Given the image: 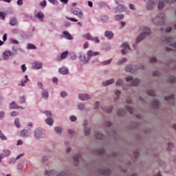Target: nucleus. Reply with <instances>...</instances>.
<instances>
[{"mask_svg": "<svg viewBox=\"0 0 176 176\" xmlns=\"http://www.w3.org/2000/svg\"><path fill=\"white\" fill-rule=\"evenodd\" d=\"M54 131H55V133H56V134H61L63 129H61V127L56 126L54 128Z\"/></svg>", "mask_w": 176, "mask_h": 176, "instance_id": "nucleus-30", "label": "nucleus"}, {"mask_svg": "<svg viewBox=\"0 0 176 176\" xmlns=\"http://www.w3.org/2000/svg\"><path fill=\"white\" fill-rule=\"evenodd\" d=\"M11 43H13L14 45H19V41L17 40L12 39L11 40Z\"/></svg>", "mask_w": 176, "mask_h": 176, "instance_id": "nucleus-52", "label": "nucleus"}, {"mask_svg": "<svg viewBox=\"0 0 176 176\" xmlns=\"http://www.w3.org/2000/svg\"><path fill=\"white\" fill-rule=\"evenodd\" d=\"M80 157V154L74 155L73 159H74V161L76 162V164H78V162H79V158Z\"/></svg>", "mask_w": 176, "mask_h": 176, "instance_id": "nucleus-29", "label": "nucleus"}, {"mask_svg": "<svg viewBox=\"0 0 176 176\" xmlns=\"http://www.w3.org/2000/svg\"><path fill=\"white\" fill-rule=\"evenodd\" d=\"M125 71H126V72H131V74H135V72H137V69H134V66L128 65L125 67Z\"/></svg>", "mask_w": 176, "mask_h": 176, "instance_id": "nucleus-10", "label": "nucleus"}, {"mask_svg": "<svg viewBox=\"0 0 176 176\" xmlns=\"http://www.w3.org/2000/svg\"><path fill=\"white\" fill-rule=\"evenodd\" d=\"M20 102L21 104H24V102H25V98L24 96L20 98Z\"/></svg>", "mask_w": 176, "mask_h": 176, "instance_id": "nucleus-50", "label": "nucleus"}, {"mask_svg": "<svg viewBox=\"0 0 176 176\" xmlns=\"http://www.w3.org/2000/svg\"><path fill=\"white\" fill-rule=\"evenodd\" d=\"M60 74H62V75H67L68 74V69L65 67H62L59 69Z\"/></svg>", "mask_w": 176, "mask_h": 176, "instance_id": "nucleus-17", "label": "nucleus"}, {"mask_svg": "<svg viewBox=\"0 0 176 176\" xmlns=\"http://www.w3.org/2000/svg\"><path fill=\"white\" fill-rule=\"evenodd\" d=\"M42 96L44 100H47V98H49V91L46 89L43 90Z\"/></svg>", "mask_w": 176, "mask_h": 176, "instance_id": "nucleus-19", "label": "nucleus"}, {"mask_svg": "<svg viewBox=\"0 0 176 176\" xmlns=\"http://www.w3.org/2000/svg\"><path fill=\"white\" fill-rule=\"evenodd\" d=\"M104 112H107V113H111L112 112V107H109L108 109H103Z\"/></svg>", "mask_w": 176, "mask_h": 176, "instance_id": "nucleus-51", "label": "nucleus"}, {"mask_svg": "<svg viewBox=\"0 0 176 176\" xmlns=\"http://www.w3.org/2000/svg\"><path fill=\"white\" fill-rule=\"evenodd\" d=\"M147 94H148V96H155V91L148 89L147 90Z\"/></svg>", "mask_w": 176, "mask_h": 176, "instance_id": "nucleus-44", "label": "nucleus"}, {"mask_svg": "<svg viewBox=\"0 0 176 176\" xmlns=\"http://www.w3.org/2000/svg\"><path fill=\"white\" fill-rule=\"evenodd\" d=\"M63 36L66 39H69V40L73 39L72 35H71V34H69V32H68L67 31L63 32Z\"/></svg>", "mask_w": 176, "mask_h": 176, "instance_id": "nucleus-16", "label": "nucleus"}, {"mask_svg": "<svg viewBox=\"0 0 176 176\" xmlns=\"http://www.w3.org/2000/svg\"><path fill=\"white\" fill-rule=\"evenodd\" d=\"M0 138L1 140H6L5 135H3V133H2V131L1 130H0Z\"/></svg>", "mask_w": 176, "mask_h": 176, "instance_id": "nucleus-46", "label": "nucleus"}, {"mask_svg": "<svg viewBox=\"0 0 176 176\" xmlns=\"http://www.w3.org/2000/svg\"><path fill=\"white\" fill-rule=\"evenodd\" d=\"M126 111H124V109H120L117 111V114L118 115V116H123V115H124Z\"/></svg>", "mask_w": 176, "mask_h": 176, "instance_id": "nucleus-28", "label": "nucleus"}, {"mask_svg": "<svg viewBox=\"0 0 176 176\" xmlns=\"http://www.w3.org/2000/svg\"><path fill=\"white\" fill-rule=\"evenodd\" d=\"M95 137L96 138H97V140H102L103 138H104V135H102V133L100 132H96L95 134Z\"/></svg>", "mask_w": 176, "mask_h": 176, "instance_id": "nucleus-25", "label": "nucleus"}, {"mask_svg": "<svg viewBox=\"0 0 176 176\" xmlns=\"http://www.w3.org/2000/svg\"><path fill=\"white\" fill-rule=\"evenodd\" d=\"M156 1L157 0H149L147 3H146V9L147 10H152V9H153V6H155V3H156Z\"/></svg>", "mask_w": 176, "mask_h": 176, "instance_id": "nucleus-8", "label": "nucleus"}, {"mask_svg": "<svg viewBox=\"0 0 176 176\" xmlns=\"http://www.w3.org/2000/svg\"><path fill=\"white\" fill-rule=\"evenodd\" d=\"M156 61V58L152 57L150 58V63H155Z\"/></svg>", "mask_w": 176, "mask_h": 176, "instance_id": "nucleus-63", "label": "nucleus"}, {"mask_svg": "<svg viewBox=\"0 0 176 176\" xmlns=\"http://www.w3.org/2000/svg\"><path fill=\"white\" fill-rule=\"evenodd\" d=\"M104 35L108 38V39H112V38H113V33L110 31H106L104 32Z\"/></svg>", "mask_w": 176, "mask_h": 176, "instance_id": "nucleus-20", "label": "nucleus"}, {"mask_svg": "<svg viewBox=\"0 0 176 176\" xmlns=\"http://www.w3.org/2000/svg\"><path fill=\"white\" fill-rule=\"evenodd\" d=\"M171 32V27H168L165 29V32Z\"/></svg>", "mask_w": 176, "mask_h": 176, "instance_id": "nucleus-61", "label": "nucleus"}, {"mask_svg": "<svg viewBox=\"0 0 176 176\" xmlns=\"http://www.w3.org/2000/svg\"><path fill=\"white\" fill-rule=\"evenodd\" d=\"M129 8L131 9V10H135V6L133 4H130Z\"/></svg>", "mask_w": 176, "mask_h": 176, "instance_id": "nucleus-60", "label": "nucleus"}, {"mask_svg": "<svg viewBox=\"0 0 176 176\" xmlns=\"http://www.w3.org/2000/svg\"><path fill=\"white\" fill-rule=\"evenodd\" d=\"M28 49H36V47L34 44H28Z\"/></svg>", "mask_w": 176, "mask_h": 176, "instance_id": "nucleus-45", "label": "nucleus"}, {"mask_svg": "<svg viewBox=\"0 0 176 176\" xmlns=\"http://www.w3.org/2000/svg\"><path fill=\"white\" fill-rule=\"evenodd\" d=\"M163 41H164V42H167V43L173 42V38H171V37H164Z\"/></svg>", "mask_w": 176, "mask_h": 176, "instance_id": "nucleus-35", "label": "nucleus"}, {"mask_svg": "<svg viewBox=\"0 0 176 176\" xmlns=\"http://www.w3.org/2000/svg\"><path fill=\"white\" fill-rule=\"evenodd\" d=\"M116 86H121V85H123V80H122V79H118V80L116 82Z\"/></svg>", "mask_w": 176, "mask_h": 176, "instance_id": "nucleus-37", "label": "nucleus"}, {"mask_svg": "<svg viewBox=\"0 0 176 176\" xmlns=\"http://www.w3.org/2000/svg\"><path fill=\"white\" fill-rule=\"evenodd\" d=\"M78 98L82 101H86V100H89L90 98V96L86 94H80L78 95Z\"/></svg>", "mask_w": 176, "mask_h": 176, "instance_id": "nucleus-11", "label": "nucleus"}, {"mask_svg": "<svg viewBox=\"0 0 176 176\" xmlns=\"http://www.w3.org/2000/svg\"><path fill=\"white\" fill-rule=\"evenodd\" d=\"M166 101H171V100H174V96L170 95V96L165 97Z\"/></svg>", "mask_w": 176, "mask_h": 176, "instance_id": "nucleus-38", "label": "nucleus"}, {"mask_svg": "<svg viewBox=\"0 0 176 176\" xmlns=\"http://www.w3.org/2000/svg\"><path fill=\"white\" fill-rule=\"evenodd\" d=\"M166 3H173V0H160L157 5L159 10H162V9L164 8V5H166Z\"/></svg>", "mask_w": 176, "mask_h": 176, "instance_id": "nucleus-5", "label": "nucleus"}, {"mask_svg": "<svg viewBox=\"0 0 176 176\" xmlns=\"http://www.w3.org/2000/svg\"><path fill=\"white\" fill-rule=\"evenodd\" d=\"M113 82H115V80L113 78L110 79V80H107L105 82H103V86H108L109 85H112V83H113Z\"/></svg>", "mask_w": 176, "mask_h": 176, "instance_id": "nucleus-26", "label": "nucleus"}, {"mask_svg": "<svg viewBox=\"0 0 176 176\" xmlns=\"http://www.w3.org/2000/svg\"><path fill=\"white\" fill-rule=\"evenodd\" d=\"M5 118V113L3 111H0V119Z\"/></svg>", "mask_w": 176, "mask_h": 176, "instance_id": "nucleus-58", "label": "nucleus"}, {"mask_svg": "<svg viewBox=\"0 0 176 176\" xmlns=\"http://www.w3.org/2000/svg\"><path fill=\"white\" fill-rule=\"evenodd\" d=\"M17 5H19V6L23 5V0H18Z\"/></svg>", "mask_w": 176, "mask_h": 176, "instance_id": "nucleus-64", "label": "nucleus"}, {"mask_svg": "<svg viewBox=\"0 0 176 176\" xmlns=\"http://www.w3.org/2000/svg\"><path fill=\"white\" fill-rule=\"evenodd\" d=\"M45 122L47 124L52 126V124H53V119L52 118H48L47 120H45Z\"/></svg>", "mask_w": 176, "mask_h": 176, "instance_id": "nucleus-31", "label": "nucleus"}, {"mask_svg": "<svg viewBox=\"0 0 176 176\" xmlns=\"http://www.w3.org/2000/svg\"><path fill=\"white\" fill-rule=\"evenodd\" d=\"M6 17V14L5 12H0V18L2 20H5Z\"/></svg>", "mask_w": 176, "mask_h": 176, "instance_id": "nucleus-43", "label": "nucleus"}, {"mask_svg": "<svg viewBox=\"0 0 176 176\" xmlns=\"http://www.w3.org/2000/svg\"><path fill=\"white\" fill-rule=\"evenodd\" d=\"M14 124L16 127H20V119L16 118L14 121Z\"/></svg>", "mask_w": 176, "mask_h": 176, "instance_id": "nucleus-40", "label": "nucleus"}, {"mask_svg": "<svg viewBox=\"0 0 176 176\" xmlns=\"http://www.w3.org/2000/svg\"><path fill=\"white\" fill-rule=\"evenodd\" d=\"M10 155V150H8V149H4L3 150V156L5 157L9 156Z\"/></svg>", "mask_w": 176, "mask_h": 176, "instance_id": "nucleus-34", "label": "nucleus"}, {"mask_svg": "<svg viewBox=\"0 0 176 176\" xmlns=\"http://www.w3.org/2000/svg\"><path fill=\"white\" fill-rule=\"evenodd\" d=\"M100 174H101L102 175H109V174H111V170H109V169H106V170H100Z\"/></svg>", "mask_w": 176, "mask_h": 176, "instance_id": "nucleus-21", "label": "nucleus"}, {"mask_svg": "<svg viewBox=\"0 0 176 176\" xmlns=\"http://www.w3.org/2000/svg\"><path fill=\"white\" fill-rule=\"evenodd\" d=\"M35 17H37L40 21H43V19H45V14L40 11L36 14H35Z\"/></svg>", "mask_w": 176, "mask_h": 176, "instance_id": "nucleus-14", "label": "nucleus"}, {"mask_svg": "<svg viewBox=\"0 0 176 176\" xmlns=\"http://www.w3.org/2000/svg\"><path fill=\"white\" fill-rule=\"evenodd\" d=\"M21 69H22L23 72H24L25 71H27V67H25V65H21Z\"/></svg>", "mask_w": 176, "mask_h": 176, "instance_id": "nucleus-56", "label": "nucleus"}, {"mask_svg": "<svg viewBox=\"0 0 176 176\" xmlns=\"http://www.w3.org/2000/svg\"><path fill=\"white\" fill-rule=\"evenodd\" d=\"M28 135H30V131L25 129H23V131H21V137H28Z\"/></svg>", "mask_w": 176, "mask_h": 176, "instance_id": "nucleus-23", "label": "nucleus"}, {"mask_svg": "<svg viewBox=\"0 0 176 176\" xmlns=\"http://www.w3.org/2000/svg\"><path fill=\"white\" fill-rule=\"evenodd\" d=\"M85 37L87 38V39H89V41H92L93 39V37L91 36V35H90V34H87L85 36Z\"/></svg>", "mask_w": 176, "mask_h": 176, "instance_id": "nucleus-49", "label": "nucleus"}, {"mask_svg": "<svg viewBox=\"0 0 176 176\" xmlns=\"http://www.w3.org/2000/svg\"><path fill=\"white\" fill-rule=\"evenodd\" d=\"M60 97H67V92L65 91L60 92Z\"/></svg>", "mask_w": 176, "mask_h": 176, "instance_id": "nucleus-53", "label": "nucleus"}, {"mask_svg": "<svg viewBox=\"0 0 176 176\" xmlns=\"http://www.w3.org/2000/svg\"><path fill=\"white\" fill-rule=\"evenodd\" d=\"M67 20H69L70 21H73L74 23H78V20L75 18H71L69 16H66Z\"/></svg>", "mask_w": 176, "mask_h": 176, "instance_id": "nucleus-39", "label": "nucleus"}, {"mask_svg": "<svg viewBox=\"0 0 176 176\" xmlns=\"http://www.w3.org/2000/svg\"><path fill=\"white\" fill-rule=\"evenodd\" d=\"M17 115H19V113H17L16 111H12L11 113V116H17Z\"/></svg>", "mask_w": 176, "mask_h": 176, "instance_id": "nucleus-62", "label": "nucleus"}, {"mask_svg": "<svg viewBox=\"0 0 176 176\" xmlns=\"http://www.w3.org/2000/svg\"><path fill=\"white\" fill-rule=\"evenodd\" d=\"M70 120H71V122H75V120H76V118L75 117V116H71Z\"/></svg>", "mask_w": 176, "mask_h": 176, "instance_id": "nucleus-57", "label": "nucleus"}, {"mask_svg": "<svg viewBox=\"0 0 176 176\" xmlns=\"http://www.w3.org/2000/svg\"><path fill=\"white\" fill-rule=\"evenodd\" d=\"M65 27H69L71 25V23L66 21L64 23Z\"/></svg>", "mask_w": 176, "mask_h": 176, "instance_id": "nucleus-59", "label": "nucleus"}, {"mask_svg": "<svg viewBox=\"0 0 176 176\" xmlns=\"http://www.w3.org/2000/svg\"><path fill=\"white\" fill-rule=\"evenodd\" d=\"M126 109L129 112V113H133L134 112V109H133L130 106H126Z\"/></svg>", "mask_w": 176, "mask_h": 176, "instance_id": "nucleus-36", "label": "nucleus"}, {"mask_svg": "<svg viewBox=\"0 0 176 176\" xmlns=\"http://www.w3.org/2000/svg\"><path fill=\"white\" fill-rule=\"evenodd\" d=\"M45 175H48V176H68V172L63 171L57 175V172H56L54 170H47L45 172Z\"/></svg>", "mask_w": 176, "mask_h": 176, "instance_id": "nucleus-3", "label": "nucleus"}, {"mask_svg": "<svg viewBox=\"0 0 176 176\" xmlns=\"http://www.w3.org/2000/svg\"><path fill=\"white\" fill-rule=\"evenodd\" d=\"M126 82H131V86H138L140 84V80L137 78L133 79L132 76L126 77Z\"/></svg>", "mask_w": 176, "mask_h": 176, "instance_id": "nucleus-4", "label": "nucleus"}, {"mask_svg": "<svg viewBox=\"0 0 176 176\" xmlns=\"http://www.w3.org/2000/svg\"><path fill=\"white\" fill-rule=\"evenodd\" d=\"M84 133L85 135H89V134H90V128H85Z\"/></svg>", "mask_w": 176, "mask_h": 176, "instance_id": "nucleus-41", "label": "nucleus"}, {"mask_svg": "<svg viewBox=\"0 0 176 176\" xmlns=\"http://www.w3.org/2000/svg\"><path fill=\"white\" fill-rule=\"evenodd\" d=\"M43 135V133H42V129H37L34 131V137L37 139L39 140V138H42Z\"/></svg>", "mask_w": 176, "mask_h": 176, "instance_id": "nucleus-9", "label": "nucleus"}, {"mask_svg": "<svg viewBox=\"0 0 176 176\" xmlns=\"http://www.w3.org/2000/svg\"><path fill=\"white\" fill-rule=\"evenodd\" d=\"M78 109H80L81 111L82 109H85V104L82 103L78 104Z\"/></svg>", "mask_w": 176, "mask_h": 176, "instance_id": "nucleus-48", "label": "nucleus"}, {"mask_svg": "<svg viewBox=\"0 0 176 176\" xmlns=\"http://www.w3.org/2000/svg\"><path fill=\"white\" fill-rule=\"evenodd\" d=\"M42 67H43V65L40 62H34L32 63V68L34 69H41Z\"/></svg>", "mask_w": 176, "mask_h": 176, "instance_id": "nucleus-12", "label": "nucleus"}, {"mask_svg": "<svg viewBox=\"0 0 176 176\" xmlns=\"http://www.w3.org/2000/svg\"><path fill=\"white\" fill-rule=\"evenodd\" d=\"M10 109H17V104H16V103L14 102H12L10 104Z\"/></svg>", "mask_w": 176, "mask_h": 176, "instance_id": "nucleus-33", "label": "nucleus"}, {"mask_svg": "<svg viewBox=\"0 0 176 176\" xmlns=\"http://www.w3.org/2000/svg\"><path fill=\"white\" fill-rule=\"evenodd\" d=\"M30 80V79H28V76L25 75V80L24 81H21V83L19 84V86H25V83H27V82H28Z\"/></svg>", "mask_w": 176, "mask_h": 176, "instance_id": "nucleus-27", "label": "nucleus"}, {"mask_svg": "<svg viewBox=\"0 0 176 176\" xmlns=\"http://www.w3.org/2000/svg\"><path fill=\"white\" fill-rule=\"evenodd\" d=\"M151 34V30L148 28L144 27L143 29V32H142L136 38V43L141 42L144 38L146 36V35H149Z\"/></svg>", "mask_w": 176, "mask_h": 176, "instance_id": "nucleus-2", "label": "nucleus"}, {"mask_svg": "<svg viewBox=\"0 0 176 176\" xmlns=\"http://www.w3.org/2000/svg\"><path fill=\"white\" fill-rule=\"evenodd\" d=\"M10 25H17V19L15 17H12L10 20Z\"/></svg>", "mask_w": 176, "mask_h": 176, "instance_id": "nucleus-22", "label": "nucleus"}, {"mask_svg": "<svg viewBox=\"0 0 176 176\" xmlns=\"http://www.w3.org/2000/svg\"><path fill=\"white\" fill-rule=\"evenodd\" d=\"M124 15L123 14H118L116 16V20H117L118 21H119V20H122V19H123Z\"/></svg>", "mask_w": 176, "mask_h": 176, "instance_id": "nucleus-42", "label": "nucleus"}, {"mask_svg": "<svg viewBox=\"0 0 176 176\" xmlns=\"http://www.w3.org/2000/svg\"><path fill=\"white\" fill-rule=\"evenodd\" d=\"M87 54V57L85 54H80L79 57L80 61H82V63H89V60H90V58L92 57V56H98L100 53L89 50Z\"/></svg>", "mask_w": 176, "mask_h": 176, "instance_id": "nucleus-1", "label": "nucleus"}, {"mask_svg": "<svg viewBox=\"0 0 176 176\" xmlns=\"http://www.w3.org/2000/svg\"><path fill=\"white\" fill-rule=\"evenodd\" d=\"M12 53L10 51H5L3 54V57L4 60H9V57H11L12 56Z\"/></svg>", "mask_w": 176, "mask_h": 176, "instance_id": "nucleus-13", "label": "nucleus"}, {"mask_svg": "<svg viewBox=\"0 0 176 176\" xmlns=\"http://www.w3.org/2000/svg\"><path fill=\"white\" fill-rule=\"evenodd\" d=\"M121 47H122L121 50L122 54H126L129 52V50H130V46H129L127 43H123Z\"/></svg>", "mask_w": 176, "mask_h": 176, "instance_id": "nucleus-6", "label": "nucleus"}, {"mask_svg": "<svg viewBox=\"0 0 176 176\" xmlns=\"http://www.w3.org/2000/svg\"><path fill=\"white\" fill-rule=\"evenodd\" d=\"M153 108H159V101L157 100H155L153 101Z\"/></svg>", "mask_w": 176, "mask_h": 176, "instance_id": "nucleus-32", "label": "nucleus"}, {"mask_svg": "<svg viewBox=\"0 0 176 176\" xmlns=\"http://www.w3.org/2000/svg\"><path fill=\"white\" fill-rule=\"evenodd\" d=\"M71 13L75 14V16H78L80 19H83V12L82 10H75L74 8H71Z\"/></svg>", "mask_w": 176, "mask_h": 176, "instance_id": "nucleus-7", "label": "nucleus"}, {"mask_svg": "<svg viewBox=\"0 0 176 176\" xmlns=\"http://www.w3.org/2000/svg\"><path fill=\"white\" fill-rule=\"evenodd\" d=\"M153 75L154 76H159V75H160V73L158 71H155L153 73Z\"/></svg>", "mask_w": 176, "mask_h": 176, "instance_id": "nucleus-54", "label": "nucleus"}, {"mask_svg": "<svg viewBox=\"0 0 176 176\" xmlns=\"http://www.w3.org/2000/svg\"><path fill=\"white\" fill-rule=\"evenodd\" d=\"M158 18L160 19V21L161 24H164V20L166 19V15L164 13H161L159 14Z\"/></svg>", "mask_w": 176, "mask_h": 176, "instance_id": "nucleus-18", "label": "nucleus"}, {"mask_svg": "<svg viewBox=\"0 0 176 176\" xmlns=\"http://www.w3.org/2000/svg\"><path fill=\"white\" fill-rule=\"evenodd\" d=\"M124 6H123V5L120 4L116 9V11L117 12V13H119V12H124Z\"/></svg>", "mask_w": 176, "mask_h": 176, "instance_id": "nucleus-24", "label": "nucleus"}, {"mask_svg": "<svg viewBox=\"0 0 176 176\" xmlns=\"http://www.w3.org/2000/svg\"><path fill=\"white\" fill-rule=\"evenodd\" d=\"M67 56H68V51L64 52L61 54L60 57H58V58H56V60H57V61H61L63 59L67 58Z\"/></svg>", "mask_w": 176, "mask_h": 176, "instance_id": "nucleus-15", "label": "nucleus"}, {"mask_svg": "<svg viewBox=\"0 0 176 176\" xmlns=\"http://www.w3.org/2000/svg\"><path fill=\"white\" fill-rule=\"evenodd\" d=\"M92 41L95 43H100V39L98 37H93L92 38Z\"/></svg>", "mask_w": 176, "mask_h": 176, "instance_id": "nucleus-47", "label": "nucleus"}, {"mask_svg": "<svg viewBox=\"0 0 176 176\" xmlns=\"http://www.w3.org/2000/svg\"><path fill=\"white\" fill-rule=\"evenodd\" d=\"M41 6H46V0L40 2Z\"/></svg>", "mask_w": 176, "mask_h": 176, "instance_id": "nucleus-55", "label": "nucleus"}]
</instances>
